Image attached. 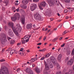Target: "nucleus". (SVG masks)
<instances>
[{
    "instance_id": "9d476101",
    "label": "nucleus",
    "mask_w": 74,
    "mask_h": 74,
    "mask_svg": "<svg viewBox=\"0 0 74 74\" xmlns=\"http://www.w3.org/2000/svg\"><path fill=\"white\" fill-rule=\"evenodd\" d=\"M26 27L27 29H31L32 28V24L31 23L27 24Z\"/></svg>"
},
{
    "instance_id": "4c0bfd02",
    "label": "nucleus",
    "mask_w": 74,
    "mask_h": 74,
    "mask_svg": "<svg viewBox=\"0 0 74 74\" xmlns=\"http://www.w3.org/2000/svg\"><path fill=\"white\" fill-rule=\"evenodd\" d=\"M66 33H67V32H66V31H65L63 32L62 34L63 35H64V34H66Z\"/></svg>"
},
{
    "instance_id": "052dcab7",
    "label": "nucleus",
    "mask_w": 74,
    "mask_h": 74,
    "mask_svg": "<svg viewBox=\"0 0 74 74\" xmlns=\"http://www.w3.org/2000/svg\"><path fill=\"white\" fill-rule=\"evenodd\" d=\"M20 71V69L18 68V69L17 70V71L18 72V71Z\"/></svg>"
},
{
    "instance_id": "20e7f679",
    "label": "nucleus",
    "mask_w": 74,
    "mask_h": 74,
    "mask_svg": "<svg viewBox=\"0 0 74 74\" xmlns=\"http://www.w3.org/2000/svg\"><path fill=\"white\" fill-rule=\"evenodd\" d=\"M19 18H20L19 14L16 13L15 14L13 17H11V19L13 22H15L16 21L17 19H19Z\"/></svg>"
},
{
    "instance_id": "72a5a7b5",
    "label": "nucleus",
    "mask_w": 74,
    "mask_h": 74,
    "mask_svg": "<svg viewBox=\"0 0 74 74\" xmlns=\"http://www.w3.org/2000/svg\"><path fill=\"white\" fill-rule=\"evenodd\" d=\"M21 42H22V44H25V40H21Z\"/></svg>"
},
{
    "instance_id": "39448f33",
    "label": "nucleus",
    "mask_w": 74,
    "mask_h": 74,
    "mask_svg": "<svg viewBox=\"0 0 74 74\" xmlns=\"http://www.w3.org/2000/svg\"><path fill=\"white\" fill-rule=\"evenodd\" d=\"M36 16L35 17V19L37 20H38L39 21H40L41 19V17L40 15V14L38 13H36Z\"/></svg>"
},
{
    "instance_id": "a211bd4d",
    "label": "nucleus",
    "mask_w": 74,
    "mask_h": 74,
    "mask_svg": "<svg viewBox=\"0 0 74 74\" xmlns=\"http://www.w3.org/2000/svg\"><path fill=\"white\" fill-rule=\"evenodd\" d=\"M37 60V58H32L30 60H29L30 62H34L36 61V60Z\"/></svg>"
},
{
    "instance_id": "b1692460",
    "label": "nucleus",
    "mask_w": 74,
    "mask_h": 74,
    "mask_svg": "<svg viewBox=\"0 0 74 74\" xmlns=\"http://www.w3.org/2000/svg\"><path fill=\"white\" fill-rule=\"evenodd\" d=\"M56 66H57V69H60V66L59 65V64L56 63Z\"/></svg>"
},
{
    "instance_id": "37998d69",
    "label": "nucleus",
    "mask_w": 74,
    "mask_h": 74,
    "mask_svg": "<svg viewBox=\"0 0 74 74\" xmlns=\"http://www.w3.org/2000/svg\"><path fill=\"white\" fill-rule=\"evenodd\" d=\"M71 30L74 29V25H72V27L71 28Z\"/></svg>"
},
{
    "instance_id": "f704fd0d",
    "label": "nucleus",
    "mask_w": 74,
    "mask_h": 74,
    "mask_svg": "<svg viewBox=\"0 0 74 74\" xmlns=\"http://www.w3.org/2000/svg\"><path fill=\"white\" fill-rule=\"evenodd\" d=\"M62 24H60L58 26V27H59V28H60L61 27H62Z\"/></svg>"
},
{
    "instance_id": "f03ea898",
    "label": "nucleus",
    "mask_w": 74,
    "mask_h": 74,
    "mask_svg": "<svg viewBox=\"0 0 74 74\" xmlns=\"http://www.w3.org/2000/svg\"><path fill=\"white\" fill-rule=\"evenodd\" d=\"M0 74H9L8 68L5 66L1 67L0 70Z\"/></svg>"
},
{
    "instance_id": "09e8293b",
    "label": "nucleus",
    "mask_w": 74,
    "mask_h": 74,
    "mask_svg": "<svg viewBox=\"0 0 74 74\" xmlns=\"http://www.w3.org/2000/svg\"><path fill=\"white\" fill-rule=\"evenodd\" d=\"M12 10H15V7H13L12 9Z\"/></svg>"
},
{
    "instance_id": "c756f323",
    "label": "nucleus",
    "mask_w": 74,
    "mask_h": 74,
    "mask_svg": "<svg viewBox=\"0 0 74 74\" xmlns=\"http://www.w3.org/2000/svg\"><path fill=\"white\" fill-rule=\"evenodd\" d=\"M4 29L5 30H7V29H8V26H7V25L5 26Z\"/></svg>"
},
{
    "instance_id": "8fccbe9b",
    "label": "nucleus",
    "mask_w": 74,
    "mask_h": 74,
    "mask_svg": "<svg viewBox=\"0 0 74 74\" xmlns=\"http://www.w3.org/2000/svg\"><path fill=\"white\" fill-rule=\"evenodd\" d=\"M16 10L17 11V12H19V8H18L17 9H16Z\"/></svg>"
},
{
    "instance_id": "393cba45",
    "label": "nucleus",
    "mask_w": 74,
    "mask_h": 74,
    "mask_svg": "<svg viewBox=\"0 0 74 74\" xmlns=\"http://www.w3.org/2000/svg\"><path fill=\"white\" fill-rule=\"evenodd\" d=\"M10 42L11 44H14V43H15V41L12 40V39L11 40Z\"/></svg>"
},
{
    "instance_id": "2f4dec72",
    "label": "nucleus",
    "mask_w": 74,
    "mask_h": 74,
    "mask_svg": "<svg viewBox=\"0 0 74 74\" xmlns=\"http://www.w3.org/2000/svg\"><path fill=\"white\" fill-rule=\"evenodd\" d=\"M47 63H49H49H50V62H51L50 60H49V59H47Z\"/></svg>"
},
{
    "instance_id": "c85d7f7f",
    "label": "nucleus",
    "mask_w": 74,
    "mask_h": 74,
    "mask_svg": "<svg viewBox=\"0 0 74 74\" xmlns=\"http://www.w3.org/2000/svg\"><path fill=\"white\" fill-rule=\"evenodd\" d=\"M43 73L44 74H48V72L46 70H44L43 71Z\"/></svg>"
},
{
    "instance_id": "774afa93",
    "label": "nucleus",
    "mask_w": 74,
    "mask_h": 74,
    "mask_svg": "<svg viewBox=\"0 0 74 74\" xmlns=\"http://www.w3.org/2000/svg\"><path fill=\"white\" fill-rule=\"evenodd\" d=\"M33 67H34L35 65H34V64H33L32 65Z\"/></svg>"
},
{
    "instance_id": "cd10ccee",
    "label": "nucleus",
    "mask_w": 74,
    "mask_h": 74,
    "mask_svg": "<svg viewBox=\"0 0 74 74\" xmlns=\"http://www.w3.org/2000/svg\"><path fill=\"white\" fill-rule=\"evenodd\" d=\"M14 52H15V51L14 50H12L10 52V54L11 55H12V54H13V53H14Z\"/></svg>"
},
{
    "instance_id": "79ce46f5",
    "label": "nucleus",
    "mask_w": 74,
    "mask_h": 74,
    "mask_svg": "<svg viewBox=\"0 0 74 74\" xmlns=\"http://www.w3.org/2000/svg\"><path fill=\"white\" fill-rule=\"evenodd\" d=\"M72 55H74V48L72 51Z\"/></svg>"
},
{
    "instance_id": "6ab92c4d",
    "label": "nucleus",
    "mask_w": 74,
    "mask_h": 74,
    "mask_svg": "<svg viewBox=\"0 0 74 74\" xmlns=\"http://www.w3.org/2000/svg\"><path fill=\"white\" fill-rule=\"evenodd\" d=\"M69 74H74V71L73 70L69 69L68 72Z\"/></svg>"
},
{
    "instance_id": "473e14b6",
    "label": "nucleus",
    "mask_w": 74,
    "mask_h": 74,
    "mask_svg": "<svg viewBox=\"0 0 74 74\" xmlns=\"http://www.w3.org/2000/svg\"><path fill=\"white\" fill-rule=\"evenodd\" d=\"M7 39L8 40H9V41H10L11 40H12V39H11V38L8 37H7Z\"/></svg>"
},
{
    "instance_id": "4d7b16f0",
    "label": "nucleus",
    "mask_w": 74,
    "mask_h": 74,
    "mask_svg": "<svg viewBox=\"0 0 74 74\" xmlns=\"http://www.w3.org/2000/svg\"><path fill=\"white\" fill-rule=\"evenodd\" d=\"M41 44V43H39L37 44V45H40Z\"/></svg>"
},
{
    "instance_id": "0eeeda50",
    "label": "nucleus",
    "mask_w": 74,
    "mask_h": 74,
    "mask_svg": "<svg viewBox=\"0 0 74 74\" xmlns=\"http://www.w3.org/2000/svg\"><path fill=\"white\" fill-rule=\"evenodd\" d=\"M47 1L49 3V5L50 7H53L55 5L53 3V1L52 0H47Z\"/></svg>"
},
{
    "instance_id": "f257e3e1",
    "label": "nucleus",
    "mask_w": 74,
    "mask_h": 74,
    "mask_svg": "<svg viewBox=\"0 0 74 74\" xmlns=\"http://www.w3.org/2000/svg\"><path fill=\"white\" fill-rule=\"evenodd\" d=\"M8 25L10 26H11V27H12L14 33L17 36H18L19 33H18V31L19 32H21V30H22V28L20 27L19 28H17V29L15 28L14 27V24L11 22L8 23Z\"/></svg>"
},
{
    "instance_id": "7ed1b4c3",
    "label": "nucleus",
    "mask_w": 74,
    "mask_h": 74,
    "mask_svg": "<svg viewBox=\"0 0 74 74\" xmlns=\"http://www.w3.org/2000/svg\"><path fill=\"white\" fill-rule=\"evenodd\" d=\"M0 41L2 44H4L7 42V38L5 34H2L0 38Z\"/></svg>"
},
{
    "instance_id": "dca6fc26",
    "label": "nucleus",
    "mask_w": 74,
    "mask_h": 74,
    "mask_svg": "<svg viewBox=\"0 0 74 74\" xmlns=\"http://www.w3.org/2000/svg\"><path fill=\"white\" fill-rule=\"evenodd\" d=\"M52 62L53 64H56L57 63V60L56 59V58H55L54 59L51 61Z\"/></svg>"
},
{
    "instance_id": "58836bf2",
    "label": "nucleus",
    "mask_w": 74,
    "mask_h": 74,
    "mask_svg": "<svg viewBox=\"0 0 74 74\" xmlns=\"http://www.w3.org/2000/svg\"><path fill=\"white\" fill-rule=\"evenodd\" d=\"M39 8L40 10H43V8H42L41 6H39Z\"/></svg>"
},
{
    "instance_id": "4468645a",
    "label": "nucleus",
    "mask_w": 74,
    "mask_h": 74,
    "mask_svg": "<svg viewBox=\"0 0 74 74\" xmlns=\"http://www.w3.org/2000/svg\"><path fill=\"white\" fill-rule=\"evenodd\" d=\"M28 0H23L22 1V3L23 4L26 5V4H27L28 3Z\"/></svg>"
},
{
    "instance_id": "e433bc0d",
    "label": "nucleus",
    "mask_w": 74,
    "mask_h": 74,
    "mask_svg": "<svg viewBox=\"0 0 74 74\" xmlns=\"http://www.w3.org/2000/svg\"><path fill=\"white\" fill-rule=\"evenodd\" d=\"M18 54H20V55H21V53L22 54H23V55H24V53H23V52H21V51H19L18 52Z\"/></svg>"
},
{
    "instance_id": "5fc2aeb1",
    "label": "nucleus",
    "mask_w": 74,
    "mask_h": 74,
    "mask_svg": "<svg viewBox=\"0 0 74 74\" xmlns=\"http://www.w3.org/2000/svg\"><path fill=\"white\" fill-rule=\"evenodd\" d=\"M69 58H66V59L65 60V61H68L69 60Z\"/></svg>"
},
{
    "instance_id": "a18cd8bd",
    "label": "nucleus",
    "mask_w": 74,
    "mask_h": 74,
    "mask_svg": "<svg viewBox=\"0 0 74 74\" xmlns=\"http://www.w3.org/2000/svg\"><path fill=\"white\" fill-rule=\"evenodd\" d=\"M64 45H65V44L63 43V44L61 45V47H63L64 46Z\"/></svg>"
},
{
    "instance_id": "f8f14e48",
    "label": "nucleus",
    "mask_w": 74,
    "mask_h": 74,
    "mask_svg": "<svg viewBox=\"0 0 74 74\" xmlns=\"http://www.w3.org/2000/svg\"><path fill=\"white\" fill-rule=\"evenodd\" d=\"M44 63L45 66V67L46 70H49V66H48V65H47V64L46 62L45 61Z\"/></svg>"
},
{
    "instance_id": "49530a36",
    "label": "nucleus",
    "mask_w": 74,
    "mask_h": 74,
    "mask_svg": "<svg viewBox=\"0 0 74 74\" xmlns=\"http://www.w3.org/2000/svg\"><path fill=\"white\" fill-rule=\"evenodd\" d=\"M23 51V48H21V49L20 50V51H21V52H22Z\"/></svg>"
},
{
    "instance_id": "864d4df0",
    "label": "nucleus",
    "mask_w": 74,
    "mask_h": 74,
    "mask_svg": "<svg viewBox=\"0 0 74 74\" xmlns=\"http://www.w3.org/2000/svg\"><path fill=\"white\" fill-rule=\"evenodd\" d=\"M5 49H3L2 51V53H3Z\"/></svg>"
},
{
    "instance_id": "bf43d9fd",
    "label": "nucleus",
    "mask_w": 74,
    "mask_h": 74,
    "mask_svg": "<svg viewBox=\"0 0 74 74\" xmlns=\"http://www.w3.org/2000/svg\"><path fill=\"white\" fill-rule=\"evenodd\" d=\"M69 17L68 16H66V19H69Z\"/></svg>"
},
{
    "instance_id": "2eb2a0df",
    "label": "nucleus",
    "mask_w": 74,
    "mask_h": 74,
    "mask_svg": "<svg viewBox=\"0 0 74 74\" xmlns=\"http://www.w3.org/2000/svg\"><path fill=\"white\" fill-rule=\"evenodd\" d=\"M62 58V55L60 54L58 57L57 60L58 61H60Z\"/></svg>"
},
{
    "instance_id": "4be33fe9",
    "label": "nucleus",
    "mask_w": 74,
    "mask_h": 74,
    "mask_svg": "<svg viewBox=\"0 0 74 74\" xmlns=\"http://www.w3.org/2000/svg\"><path fill=\"white\" fill-rule=\"evenodd\" d=\"M8 34L9 36H11V37H13V36H14V34L12 32H9L8 33Z\"/></svg>"
},
{
    "instance_id": "603ef678",
    "label": "nucleus",
    "mask_w": 74,
    "mask_h": 74,
    "mask_svg": "<svg viewBox=\"0 0 74 74\" xmlns=\"http://www.w3.org/2000/svg\"><path fill=\"white\" fill-rule=\"evenodd\" d=\"M29 40V38H28L27 40H25L26 42H28Z\"/></svg>"
},
{
    "instance_id": "c9c22d12",
    "label": "nucleus",
    "mask_w": 74,
    "mask_h": 74,
    "mask_svg": "<svg viewBox=\"0 0 74 74\" xmlns=\"http://www.w3.org/2000/svg\"><path fill=\"white\" fill-rule=\"evenodd\" d=\"M33 2L36 3L37 2H38V1H39V0H33Z\"/></svg>"
},
{
    "instance_id": "a878e982",
    "label": "nucleus",
    "mask_w": 74,
    "mask_h": 74,
    "mask_svg": "<svg viewBox=\"0 0 74 74\" xmlns=\"http://www.w3.org/2000/svg\"><path fill=\"white\" fill-rule=\"evenodd\" d=\"M55 59H56L55 58V57H53V56H51L50 57V59H51V61H52V60H53Z\"/></svg>"
},
{
    "instance_id": "0e129e2a",
    "label": "nucleus",
    "mask_w": 74,
    "mask_h": 74,
    "mask_svg": "<svg viewBox=\"0 0 74 74\" xmlns=\"http://www.w3.org/2000/svg\"><path fill=\"white\" fill-rule=\"evenodd\" d=\"M46 36H45L44 38H43V40L44 41H45L46 39Z\"/></svg>"
},
{
    "instance_id": "6e6552de",
    "label": "nucleus",
    "mask_w": 74,
    "mask_h": 74,
    "mask_svg": "<svg viewBox=\"0 0 74 74\" xmlns=\"http://www.w3.org/2000/svg\"><path fill=\"white\" fill-rule=\"evenodd\" d=\"M21 21L22 24L24 25L25 23V18L24 16H22L21 18Z\"/></svg>"
},
{
    "instance_id": "f3484780",
    "label": "nucleus",
    "mask_w": 74,
    "mask_h": 74,
    "mask_svg": "<svg viewBox=\"0 0 74 74\" xmlns=\"http://www.w3.org/2000/svg\"><path fill=\"white\" fill-rule=\"evenodd\" d=\"M35 71L37 73H40V70L38 67L36 68Z\"/></svg>"
},
{
    "instance_id": "bb28decb",
    "label": "nucleus",
    "mask_w": 74,
    "mask_h": 74,
    "mask_svg": "<svg viewBox=\"0 0 74 74\" xmlns=\"http://www.w3.org/2000/svg\"><path fill=\"white\" fill-rule=\"evenodd\" d=\"M21 27L20 26V25L19 24H17L16 25V29H17V28H19V27Z\"/></svg>"
},
{
    "instance_id": "423d86ee",
    "label": "nucleus",
    "mask_w": 74,
    "mask_h": 74,
    "mask_svg": "<svg viewBox=\"0 0 74 74\" xmlns=\"http://www.w3.org/2000/svg\"><path fill=\"white\" fill-rule=\"evenodd\" d=\"M37 8V5L34 3H33L31 7V10L32 11H33Z\"/></svg>"
},
{
    "instance_id": "ddd939ff",
    "label": "nucleus",
    "mask_w": 74,
    "mask_h": 74,
    "mask_svg": "<svg viewBox=\"0 0 74 74\" xmlns=\"http://www.w3.org/2000/svg\"><path fill=\"white\" fill-rule=\"evenodd\" d=\"M40 6L42 7H45L46 6V3L45 1H43L40 3Z\"/></svg>"
},
{
    "instance_id": "5701e85b",
    "label": "nucleus",
    "mask_w": 74,
    "mask_h": 74,
    "mask_svg": "<svg viewBox=\"0 0 74 74\" xmlns=\"http://www.w3.org/2000/svg\"><path fill=\"white\" fill-rule=\"evenodd\" d=\"M22 8L23 9H26L27 8V6L25 4H24L22 6Z\"/></svg>"
},
{
    "instance_id": "ea45409f",
    "label": "nucleus",
    "mask_w": 74,
    "mask_h": 74,
    "mask_svg": "<svg viewBox=\"0 0 74 74\" xmlns=\"http://www.w3.org/2000/svg\"><path fill=\"white\" fill-rule=\"evenodd\" d=\"M51 53H49L48 54H47V57H49V56L50 55H51Z\"/></svg>"
},
{
    "instance_id": "e2e57ef3",
    "label": "nucleus",
    "mask_w": 74,
    "mask_h": 74,
    "mask_svg": "<svg viewBox=\"0 0 74 74\" xmlns=\"http://www.w3.org/2000/svg\"><path fill=\"white\" fill-rule=\"evenodd\" d=\"M54 2L55 3H57V2H58V1H57V0H54Z\"/></svg>"
},
{
    "instance_id": "c03bdc74",
    "label": "nucleus",
    "mask_w": 74,
    "mask_h": 74,
    "mask_svg": "<svg viewBox=\"0 0 74 74\" xmlns=\"http://www.w3.org/2000/svg\"><path fill=\"white\" fill-rule=\"evenodd\" d=\"M57 39H58V38H55V39H53V42L56 41V40H57Z\"/></svg>"
},
{
    "instance_id": "7c9ffc66",
    "label": "nucleus",
    "mask_w": 74,
    "mask_h": 74,
    "mask_svg": "<svg viewBox=\"0 0 74 74\" xmlns=\"http://www.w3.org/2000/svg\"><path fill=\"white\" fill-rule=\"evenodd\" d=\"M64 1L65 2V3H69L70 0H64Z\"/></svg>"
},
{
    "instance_id": "6e6d98bb",
    "label": "nucleus",
    "mask_w": 74,
    "mask_h": 74,
    "mask_svg": "<svg viewBox=\"0 0 74 74\" xmlns=\"http://www.w3.org/2000/svg\"><path fill=\"white\" fill-rule=\"evenodd\" d=\"M70 10L69 11H73V10H74V9L73 8H72V9H70Z\"/></svg>"
},
{
    "instance_id": "9b49d317",
    "label": "nucleus",
    "mask_w": 74,
    "mask_h": 74,
    "mask_svg": "<svg viewBox=\"0 0 74 74\" xmlns=\"http://www.w3.org/2000/svg\"><path fill=\"white\" fill-rule=\"evenodd\" d=\"M73 63V60L71 59L67 63V64L69 66H71Z\"/></svg>"
},
{
    "instance_id": "680f3d73",
    "label": "nucleus",
    "mask_w": 74,
    "mask_h": 74,
    "mask_svg": "<svg viewBox=\"0 0 74 74\" xmlns=\"http://www.w3.org/2000/svg\"><path fill=\"white\" fill-rule=\"evenodd\" d=\"M64 12H65V13L67 12V10H65L64 11Z\"/></svg>"
},
{
    "instance_id": "de8ad7c7",
    "label": "nucleus",
    "mask_w": 74,
    "mask_h": 74,
    "mask_svg": "<svg viewBox=\"0 0 74 74\" xmlns=\"http://www.w3.org/2000/svg\"><path fill=\"white\" fill-rule=\"evenodd\" d=\"M46 48H45L42 49V52H44L45 51H46Z\"/></svg>"
},
{
    "instance_id": "69168bd1",
    "label": "nucleus",
    "mask_w": 74,
    "mask_h": 74,
    "mask_svg": "<svg viewBox=\"0 0 74 74\" xmlns=\"http://www.w3.org/2000/svg\"><path fill=\"white\" fill-rule=\"evenodd\" d=\"M50 20L52 21L53 20V18H50Z\"/></svg>"
},
{
    "instance_id": "aec40b11",
    "label": "nucleus",
    "mask_w": 74,
    "mask_h": 74,
    "mask_svg": "<svg viewBox=\"0 0 74 74\" xmlns=\"http://www.w3.org/2000/svg\"><path fill=\"white\" fill-rule=\"evenodd\" d=\"M49 64V67L50 69H52V68L53 67V64H52L51 62H50Z\"/></svg>"
},
{
    "instance_id": "3c124183",
    "label": "nucleus",
    "mask_w": 74,
    "mask_h": 74,
    "mask_svg": "<svg viewBox=\"0 0 74 74\" xmlns=\"http://www.w3.org/2000/svg\"><path fill=\"white\" fill-rule=\"evenodd\" d=\"M67 53L68 55H69V54L70 53V51H68Z\"/></svg>"
},
{
    "instance_id": "a19ab883",
    "label": "nucleus",
    "mask_w": 74,
    "mask_h": 74,
    "mask_svg": "<svg viewBox=\"0 0 74 74\" xmlns=\"http://www.w3.org/2000/svg\"><path fill=\"white\" fill-rule=\"evenodd\" d=\"M45 59V57H42L40 59L41 60H44Z\"/></svg>"
},
{
    "instance_id": "412c9836",
    "label": "nucleus",
    "mask_w": 74,
    "mask_h": 74,
    "mask_svg": "<svg viewBox=\"0 0 74 74\" xmlns=\"http://www.w3.org/2000/svg\"><path fill=\"white\" fill-rule=\"evenodd\" d=\"M9 1L8 0H5L4 2H3L4 4H5L6 5H7L8 4V2Z\"/></svg>"
},
{
    "instance_id": "1a4fd4ad",
    "label": "nucleus",
    "mask_w": 74,
    "mask_h": 74,
    "mask_svg": "<svg viewBox=\"0 0 74 74\" xmlns=\"http://www.w3.org/2000/svg\"><path fill=\"white\" fill-rule=\"evenodd\" d=\"M26 71L28 73L30 74H33V73L32 70H31L30 68H27L26 69Z\"/></svg>"
},
{
    "instance_id": "13d9d810",
    "label": "nucleus",
    "mask_w": 74,
    "mask_h": 74,
    "mask_svg": "<svg viewBox=\"0 0 74 74\" xmlns=\"http://www.w3.org/2000/svg\"><path fill=\"white\" fill-rule=\"evenodd\" d=\"M5 61V60L2 59L0 60L1 62H4Z\"/></svg>"
},
{
    "instance_id": "338daca9",
    "label": "nucleus",
    "mask_w": 74,
    "mask_h": 74,
    "mask_svg": "<svg viewBox=\"0 0 74 74\" xmlns=\"http://www.w3.org/2000/svg\"><path fill=\"white\" fill-rule=\"evenodd\" d=\"M10 51V48L8 49L7 50V51Z\"/></svg>"
}]
</instances>
